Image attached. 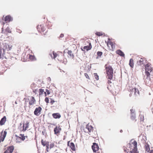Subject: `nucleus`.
Instances as JSON below:
<instances>
[{"label": "nucleus", "mask_w": 153, "mask_h": 153, "mask_svg": "<svg viewBox=\"0 0 153 153\" xmlns=\"http://www.w3.org/2000/svg\"><path fill=\"white\" fill-rule=\"evenodd\" d=\"M111 80H108V83H111V81H110Z\"/></svg>", "instance_id": "8fccbe9b"}, {"label": "nucleus", "mask_w": 153, "mask_h": 153, "mask_svg": "<svg viewBox=\"0 0 153 153\" xmlns=\"http://www.w3.org/2000/svg\"><path fill=\"white\" fill-rule=\"evenodd\" d=\"M29 126V122L27 121L26 123L22 124L20 123V126L18 127V129L21 131L25 132L28 128Z\"/></svg>", "instance_id": "7ed1b4c3"}, {"label": "nucleus", "mask_w": 153, "mask_h": 153, "mask_svg": "<svg viewBox=\"0 0 153 153\" xmlns=\"http://www.w3.org/2000/svg\"><path fill=\"white\" fill-rule=\"evenodd\" d=\"M12 19L11 17L10 16H6L5 18L4 21H5L10 22Z\"/></svg>", "instance_id": "cd10ccee"}, {"label": "nucleus", "mask_w": 153, "mask_h": 153, "mask_svg": "<svg viewBox=\"0 0 153 153\" xmlns=\"http://www.w3.org/2000/svg\"><path fill=\"white\" fill-rule=\"evenodd\" d=\"M145 82L147 86H150L153 84V80L151 79L149 77H146L145 80Z\"/></svg>", "instance_id": "9b49d317"}, {"label": "nucleus", "mask_w": 153, "mask_h": 153, "mask_svg": "<svg viewBox=\"0 0 153 153\" xmlns=\"http://www.w3.org/2000/svg\"><path fill=\"white\" fill-rule=\"evenodd\" d=\"M68 53L70 57L71 58H73L74 57V55L72 53V52L71 51H68Z\"/></svg>", "instance_id": "c756f323"}, {"label": "nucleus", "mask_w": 153, "mask_h": 153, "mask_svg": "<svg viewBox=\"0 0 153 153\" xmlns=\"http://www.w3.org/2000/svg\"><path fill=\"white\" fill-rule=\"evenodd\" d=\"M129 65L131 68H133L134 63V60L133 59L131 58L130 59Z\"/></svg>", "instance_id": "b1692460"}, {"label": "nucleus", "mask_w": 153, "mask_h": 153, "mask_svg": "<svg viewBox=\"0 0 153 153\" xmlns=\"http://www.w3.org/2000/svg\"><path fill=\"white\" fill-rule=\"evenodd\" d=\"M6 149L4 153H12L14 149V146H10L6 148Z\"/></svg>", "instance_id": "2eb2a0df"}, {"label": "nucleus", "mask_w": 153, "mask_h": 153, "mask_svg": "<svg viewBox=\"0 0 153 153\" xmlns=\"http://www.w3.org/2000/svg\"><path fill=\"white\" fill-rule=\"evenodd\" d=\"M2 50L3 52H5L6 51H8L11 50L12 47V46L11 45L6 43H2Z\"/></svg>", "instance_id": "39448f33"}, {"label": "nucleus", "mask_w": 153, "mask_h": 153, "mask_svg": "<svg viewBox=\"0 0 153 153\" xmlns=\"http://www.w3.org/2000/svg\"><path fill=\"white\" fill-rule=\"evenodd\" d=\"M151 64L149 63L147 64L146 65H145V71H149L150 72H151L153 70L152 69V68L151 66Z\"/></svg>", "instance_id": "a211bd4d"}, {"label": "nucleus", "mask_w": 153, "mask_h": 153, "mask_svg": "<svg viewBox=\"0 0 153 153\" xmlns=\"http://www.w3.org/2000/svg\"><path fill=\"white\" fill-rule=\"evenodd\" d=\"M44 93L45 94V96H47V94L46 93V92H45V91H44Z\"/></svg>", "instance_id": "3c124183"}, {"label": "nucleus", "mask_w": 153, "mask_h": 153, "mask_svg": "<svg viewBox=\"0 0 153 153\" xmlns=\"http://www.w3.org/2000/svg\"><path fill=\"white\" fill-rule=\"evenodd\" d=\"M131 83L132 84L136 85L137 83L136 81V79L135 78L133 77L132 79Z\"/></svg>", "instance_id": "72a5a7b5"}, {"label": "nucleus", "mask_w": 153, "mask_h": 153, "mask_svg": "<svg viewBox=\"0 0 153 153\" xmlns=\"http://www.w3.org/2000/svg\"><path fill=\"white\" fill-rule=\"evenodd\" d=\"M107 44L108 47H110V45L111 46V48L110 49V50L112 51H114L115 49V44L111 42L109 39H108V40L107 42Z\"/></svg>", "instance_id": "6e6552de"}, {"label": "nucleus", "mask_w": 153, "mask_h": 153, "mask_svg": "<svg viewBox=\"0 0 153 153\" xmlns=\"http://www.w3.org/2000/svg\"><path fill=\"white\" fill-rule=\"evenodd\" d=\"M97 56L96 57V59H98L100 58L102 55V52L101 51H98L97 52Z\"/></svg>", "instance_id": "c85d7f7f"}, {"label": "nucleus", "mask_w": 153, "mask_h": 153, "mask_svg": "<svg viewBox=\"0 0 153 153\" xmlns=\"http://www.w3.org/2000/svg\"><path fill=\"white\" fill-rule=\"evenodd\" d=\"M131 114H135L134 113V110L133 109H130Z\"/></svg>", "instance_id": "79ce46f5"}, {"label": "nucleus", "mask_w": 153, "mask_h": 153, "mask_svg": "<svg viewBox=\"0 0 153 153\" xmlns=\"http://www.w3.org/2000/svg\"><path fill=\"white\" fill-rule=\"evenodd\" d=\"M53 117L55 119H59L61 117V115L59 113H53L52 114Z\"/></svg>", "instance_id": "4be33fe9"}, {"label": "nucleus", "mask_w": 153, "mask_h": 153, "mask_svg": "<svg viewBox=\"0 0 153 153\" xmlns=\"http://www.w3.org/2000/svg\"><path fill=\"white\" fill-rule=\"evenodd\" d=\"M145 151L147 152H149L150 151V147L149 145L147 143H146L145 144L144 147Z\"/></svg>", "instance_id": "bb28decb"}, {"label": "nucleus", "mask_w": 153, "mask_h": 153, "mask_svg": "<svg viewBox=\"0 0 153 153\" xmlns=\"http://www.w3.org/2000/svg\"><path fill=\"white\" fill-rule=\"evenodd\" d=\"M91 147L93 152L95 153H97V152H99V150L100 149H99L98 144L95 143H93Z\"/></svg>", "instance_id": "1a4fd4ad"}, {"label": "nucleus", "mask_w": 153, "mask_h": 153, "mask_svg": "<svg viewBox=\"0 0 153 153\" xmlns=\"http://www.w3.org/2000/svg\"><path fill=\"white\" fill-rule=\"evenodd\" d=\"M45 100L47 103H49V99L48 97H46L45 99Z\"/></svg>", "instance_id": "ea45409f"}, {"label": "nucleus", "mask_w": 153, "mask_h": 153, "mask_svg": "<svg viewBox=\"0 0 153 153\" xmlns=\"http://www.w3.org/2000/svg\"><path fill=\"white\" fill-rule=\"evenodd\" d=\"M36 100L34 97L33 96L31 97L30 99L29 100V108H30L31 106L34 105V104H36Z\"/></svg>", "instance_id": "0eeeda50"}, {"label": "nucleus", "mask_w": 153, "mask_h": 153, "mask_svg": "<svg viewBox=\"0 0 153 153\" xmlns=\"http://www.w3.org/2000/svg\"><path fill=\"white\" fill-rule=\"evenodd\" d=\"M140 121H143L144 120V116L143 114H140Z\"/></svg>", "instance_id": "473e14b6"}, {"label": "nucleus", "mask_w": 153, "mask_h": 153, "mask_svg": "<svg viewBox=\"0 0 153 153\" xmlns=\"http://www.w3.org/2000/svg\"><path fill=\"white\" fill-rule=\"evenodd\" d=\"M20 137H19V138H20L21 140H24L26 138L27 139H28V136H24V134H21L19 135Z\"/></svg>", "instance_id": "a878e982"}, {"label": "nucleus", "mask_w": 153, "mask_h": 153, "mask_svg": "<svg viewBox=\"0 0 153 153\" xmlns=\"http://www.w3.org/2000/svg\"><path fill=\"white\" fill-rule=\"evenodd\" d=\"M64 36V34H60V35L59 36V37L60 38H62V37H63Z\"/></svg>", "instance_id": "de8ad7c7"}, {"label": "nucleus", "mask_w": 153, "mask_h": 153, "mask_svg": "<svg viewBox=\"0 0 153 153\" xmlns=\"http://www.w3.org/2000/svg\"><path fill=\"white\" fill-rule=\"evenodd\" d=\"M144 60L143 58H140V59L137 61V63L139 65H141L143 64Z\"/></svg>", "instance_id": "7c9ffc66"}, {"label": "nucleus", "mask_w": 153, "mask_h": 153, "mask_svg": "<svg viewBox=\"0 0 153 153\" xmlns=\"http://www.w3.org/2000/svg\"><path fill=\"white\" fill-rule=\"evenodd\" d=\"M104 67L107 78L109 80H112L113 76V69L108 63L106 64Z\"/></svg>", "instance_id": "f03ea898"}, {"label": "nucleus", "mask_w": 153, "mask_h": 153, "mask_svg": "<svg viewBox=\"0 0 153 153\" xmlns=\"http://www.w3.org/2000/svg\"><path fill=\"white\" fill-rule=\"evenodd\" d=\"M33 56H30V58H33Z\"/></svg>", "instance_id": "864d4df0"}, {"label": "nucleus", "mask_w": 153, "mask_h": 153, "mask_svg": "<svg viewBox=\"0 0 153 153\" xmlns=\"http://www.w3.org/2000/svg\"><path fill=\"white\" fill-rule=\"evenodd\" d=\"M50 99L51 100L50 103L51 105L53 104L55 102V101H54L52 99H51V98Z\"/></svg>", "instance_id": "a19ab883"}, {"label": "nucleus", "mask_w": 153, "mask_h": 153, "mask_svg": "<svg viewBox=\"0 0 153 153\" xmlns=\"http://www.w3.org/2000/svg\"><path fill=\"white\" fill-rule=\"evenodd\" d=\"M38 30L40 32H43L46 30L45 26L43 24L39 25L37 26Z\"/></svg>", "instance_id": "ddd939ff"}, {"label": "nucleus", "mask_w": 153, "mask_h": 153, "mask_svg": "<svg viewBox=\"0 0 153 153\" xmlns=\"http://www.w3.org/2000/svg\"><path fill=\"white\" fill-rule=\"evenodd\" d=\"M149 152V153H153V150H151Z\"/></svg>", "instance_id": "09e8293b"}, {"label": "nucleus", "mask_w": 153, "mask_h": 153, "mask_svg": "<svg viewBox=\"0 0 153 153\" xmlns=\"http://www.w3.org/2000/svg\"><path fill=\"white\" fill-rule=\"evenodd\" d=\"M50 55L52 58L55 59V58L57 57V59L60 62L63 61V59L64 58L63 55L61 54L60 55H58L56 53H55L54 51H53L51 54H50Z\"/></svg>", "instance_id": "20e7f679"}, {"label": "nucleus", "mask_w": 153, "mask_h": 153, "mask_svg": "<svg viewBox=\"0 0 153 153\" xmlns=\"http://www.w3.org/2000/svg\"><path fill=\"white\" fill-rule=\"evenodd\" d=\"M84 75L85 76L86 78H87L88 79H90V78L87 74L85 73L84 74Z\"/></svg>", "instance_id": "4c0bfd02"}, {"label": "nucleus", "mask_w": 153, "mask_h": 153, "mask_svg": "<svg viewBox=\"0 0 153 153\" xmlns=\"http://www.w3.org/2000/svg\"><path fill=\"white\" fill-rule=\"evenodd\" d=\"M41 144L44 146H47L48 145V144H49V142L44 140L42 139L41 141Z\"/></svg>", "instance_id": "393cba45"}, {"label": "nucleus", "mask_w": 153, "mask_h": 153, "mask_svg": "<svg viewBox=\"0 0 153 153\" xmlns=\"http://www.w3.org/2000/svg\"><path fill=\"white\" fill-rule=\"evenodd\" d=\"M26 105H27V103H25V106H24V107H25V108H26V107H27Z\"/></svg>", "instance_id": "603ef678"}, {"label": "nucleus", "mask_w": 153, "mask_h": 153, "mask_svg": "<svg viewBox=\"0 0 153 153\" xmlns=\"http://www.w3.org/2000/svg\"><path fill=\"white\" fill-rule=\"evenodd\" d=\"M39 96L41 95L42 94H43V93L44 92V90L42 89H39Z\"/></svg>", "instance_id": "2f4dec72"}, {"label": "nucleus", "mask_w": 153, "mask_h": 153, "mask_svg": "<svg viewBox=\"0 0 153 153\" xmlns=\"http://www.w3.org/2000/svg\"><path fill=\"white\" fill-rule=\"evenodd\" d=\"M117 54L122 57H125V55L124 53L120 50H117L116 51Z\"/></svg>", "instance_id": "aec40b11"}, {"label": "nucleus", "mask_w": 153, "mask_h": 153, "mask_svg": "<svg viewBox=\"0 0 153 153\" xmlns=\"http://www.w3.org/2000/svg\"><path fill=\"white\" fill-rule=\"evenodd\" d=\"M46 93L47 94V95H49L50 94V92L49 91L48 89H46Z\"/></svg>", "instance_id": "c03bdc74"}, {"label": "nucleus", "mask_w": 153, "mask_h": 153, "mask_svg": "<svg viewBox=\"0 0 153 153\" xmlns=\"http://www.w3.org/2000/svg\"><path fill=\"white\" fill-rule=\"evenodd\" d=\"M58 153V152H57V153Z\"/></svg>", "instance_id": "13d9d810"}, {"label": "nucleus", "mask_w": 153, "mask_h": 153, "mask_svg": "<svg viewBox=\"0 0 153 153\" xmlns=\"http://www.w3.org/2000/svg\"><path fill=\"white\" fill-rule=\"evenodd\" d=\"M96 34L99 36H102L103 35L102 32H97L96 33Z\"/></svg>", "instance_id": "f704fd0d"}, {"label": "nucleus", "mask_w": 153, "mask_h": 153, "mask_svg": "<svg viewBox=\"0 0 153 153\" xmlns=\"http://www.w3.org/2000/svg\"><path fill=\"white\" fill-rule=\"evenodd\" d=\"M125 153H139L137 148V142L134 140H131L127 146V147L123 148Z\"/></svg>", "instance_id": "f257e3e1"}, {"label": "nucleus", "mask_w": 153, "mask_h": 153, "mask_svg": "<svg viewBox=\"0 0 153 153\" xmlns=\"http://www.w3.org/2000/svg\"><path fill=\"white\" fill-rule=\"evenodd\" d=\"M2 57V51L1 50L0 51V59Z\"/></svg>", "instance_id": "49530a36"}, {"label": "nucleus", "mask_w": 153, "mask_h": 153, "mask_svg": "<svg viewBox=\"0 0 153 153\" xmlns=\"http://www.w3.org/2000/svg\"><path fill=\"white\" fill-rule=\"evenodd\" d=\"M42 110V108L40 107L36 108L34 111V114L38 116L41 113V111Z\"/></svg>", "instance_id": "4468645a"}, {"label": "nucleus", "mask_w": 153, "mask_h": 153, "mask_svg": "<svg viewBox=\"0 0 153 153\" xmlns=\"http://www.w3.org/2000/svg\"><path fill=\"white\" fill-rule=\"evenodd\" d=\"M145 74L146 76V77H149V76L150 75L149 71H145Z\"/></svg>", "instance_id": "e433bc0d"}, {"label": "nucleus", "mask_w": 153, "mask_h": 153, "mask_svg": "<svg viewBox=\"0 0 153 153\" xmlns=\"http://www.w3.org/2000/svg\"><path fill=\"white\" fill-rule=\"evenodd\" d=\"M61 130V128L60 126H56L54 129V134L56 135H58L60 133Z\"/></svg>", "instance_id": "f3484780"}, {"label": "nucleus", "mask_w": 153, "mask_h": 153, "mask_svg": "<svg viewBox=\"0 0 153 153\" xmlns=\"http://www.w3.org/2000/svg\"><path fill=\"white\" fill-rule=\"evenodd\" d=\"M7 134V132L6 131H2L1 133V135L0 136V143L3 142L6 137Z\"/></svg>", "instance_id": "f8f14e48"}, {"label": "nucleus", "mask_w": 153, "mask_h": 153, "mask_svg": "<svg viewBox=\"0 0 153 153\" xmlns=\"http://www.w3.org/2000/svg\"><path fill=\"white\" fill-rule=\"evenodd\" d=\"M8 32H9V33H10L11 32V31H10V30H9V31H8Z\"/></svg>", "instance_id": "5fc2aeb1"}, {"label": "nucleus", "mask_w": 153, "mask_h": 153, "mask_svg": "<svg viewBox=\"0 0 153 153\" xmlns=\"http://www.w3.org/2000/svg\"><path fill=\"white\" fill-rule=\"evenodd\" d=\"M6 120V117L4 116L2 117L0 121V125L2 126L4 124Z\"/></svg>", "instance_id": "412c9836"}, {"label": "nucleus", "mask_w": 153, "mask_h": 153, "mask_svg": "<svg viewBox=\"0 0 153 153\" xmlns=\"http://www.w3.org/2000/svg\"><path fill=\"white\" fill-rule=\"evenodd\" d=\"M94 75L96 80H98L99 79V77L98 75L97 74V73H94Z\"/></svg>", "instance_id": "c9c22d12"}, {"label": "nucleus", "mask_w": 153, "mask_h": 153, "mask_svg": "<svg viewBox=\"0 0 153 153\" xmlns=\"http://www.w3.org/2000/svg\"><path fill=\"white\" fill-rule=\"evenodd\" d=\"M130 119L131 120L134 122L136 121V116L135 114H133L130 115Z\"/></svg>", "instance_id": "5701e85b"}, {"label": "nucleus", "mask_w": 153, "mask_h": 153, "mask_svg": "<svg viewBox=\"0 0 153 153\" xmlns=\"http://www.w3.org/2000/svg\"><path fill=\"white\" fill-rule=\"evenodd\" d=\"M96 153H103L102 152V151L101 149H100V150H99V152H98Z\"/></svg>", "instance_id": "a18cd8bd"}, {"label": "nucleus", "mask_w": 153, "mask_h": 153, "mask_svg": "<svg viewBox=\"0 0 153 153\" xmlns=\"http://www.w3.org/2000/svg\"><path fill=\"white\" fill-rule=\"evenodd\" d=\"M129 91L131 92L134 91V94H135L138 91L137 89H136L135 87H132L131 85L129 86V88H128Z\"/></svg>", "instance_id": "6ab92c4d"}, {"label": "nucleus", "mask_w": 153, "mask_h": 153, "mask_svg": "<svg viewBox=\"0 0 153 153\" xmlns=\"http://www.w3.org/2000/svg\"><path fill=\"white\" fill-rule=\"evenodd\" d=\"M33 92H35V91H33Z\"/></svg>", "instance_id": "4d7b16f0"}, {"label": "nucleus", "mask_w": 153, "mask_h": 153, "mask_svg": "<svg viewBox=\"0 0 153 153\" xmlns=\"http://www.w3.org/2000/svg\"><path fill=\"white\" fill-rule=\"evenodd\" d=\"M84 130L85 132L89 133L93 131V128L88 124L86 125L85 128L84 129Z\"/></svg>", "instance_id": "9d476101"}, {"label": "nucleus", "mask_w": 153, "mask_h": 153, "mask_svg": "<svg viewBox=\"0 0 153 153\" xmlns=\"http://www.w3.org/2000/svg\"><path fill=\"white\" fill-rule=\"evenodd\" d=\"M84 45L83 49L88 51L90 50L92 48V45L90 41H88L84 42Z\"/></svg>", "instance_id": "423d86ee"}, {"label": "nucleus", "mask_w": 153, "mask_h": 153, "mask_svg": "<svg viewBox=\"0 0 153 153\" xmlns=\"http://www.w3.org/2000/svg\"><path fill=\"white\" fill-rule=\"evenodd\" d=\"M49 144L47 146H46V151L48 152H49Z\"/></svg>", "instance_id": "37998d69"}, {"label": "nucleus", "mask_w": 153, "mask_h": 153, "mask_svg": "<svg viewBox=\"0 0 153 153\" xmlns=\"http://www.w3.org/2000/svg\"><path fill=\"white\" fill-rule=\"evenodd\" d=\"M54 146V144L53 143H52L50 145V149L53 148Z\"/></svg>", "instance_id": "58836bf2"}, {"label": "nucleus", "mask_w": 153, "mask_h": 153, "mask_svg": "<svg viewBox=\"0 0 153 153\" xmlns=\"http://www.w3.org/2000/svg\"><path fill=\"white\" fill-rule=\"evenodd\" d=\"M68 146H69L73 151L76 150V147L74 144L73 142H71L70 141L68 142Z\"/></svg>", "instance_id": "dca6fc26"}, {"label": "nucleus", "mask_w": 153, "mask_h": 153, "mask_svg": "<svg viewBox=\"0 0 153 153\" xmlns=\"http://www.w3.org/2000/svg\"><path fill=\"white\" fill-rule=\"evenodd\" d=\"M15 103L16 104H17V102L16 101V102H15Z\"/></svg>", "instance_id": "6e6d98bb"}]
</instances>
